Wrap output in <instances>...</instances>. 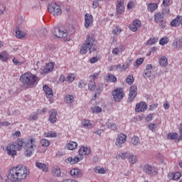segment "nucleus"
<instances>
[{"instance_id": "1", "label": "nucleus", "mask_w": 182, "mask_h": 182, "mask_svg": "<svg viewBox=\"0 0 182 182\" xmlns=\"http://www.w3.org/2000/svg\"><path fill=\"white\" fill-rule=\"evenodd\" d=\"M28 174H29V170L26 166L18 165L10 170L5 182H22L21 180H25Z\"/></svg>"}, {"instance_id": "2", "label": "nucleus", "mask_w": 182, "mask_h": 182, "mask_svg": "<svg viewBox=\"0 0 182 182\" xmlns=\"http://www.w3.org/2000/svg\"><path fill=\"white\" fill-rule=\"evenodd\" d=\"M16 146L18 151L21 150L22 147L24 146L26 156L31 157L33 154V151H35V149H36V139L32 137L26 140L23 139H18Z\"/></svg>"}, {"instance_id": "3", "label": "nucleus", "mask_w": 182, "mask_h": 182, "mask_svg": "<svg viewBox=\"0 0 182 182\" xmlns=\"http://www.w3.org/2000/svg\"><path fill=\"white\" fill-rule=\"evenodd\" d=\"M97 50V46L96 45V41L93 38V36H87L85 42L82 45L80 53L81 55H86L87 52L92 53V52H96Z\"/></svg>"}, {"instance_id": "4", "label": "nucleus", "mask_w": 182, "mask_h": 182, "mask_svg": "<svg viewBox=\"0 0 182 182\" xmlns=\"http://www.w3.org/2000/svg\"><path fill=\"white\" fill-rule=\"evenodd\" d=\"M20 80L23 85H26L28 87H35L39 82V77L31 73H26L21 76Z\"/></svg>"}, {"instance_id": "5", "label": "nucleus", "mask_w": 182, "mask_h": 182, "mask_svg": "<svg viewBox=\"0 0 182 182\" xmlns=\"http://www.w3.org/2000/svg\"><path fill=\"white\" fill-rule=\"evenodd\" d=\"M48 12L52 14L54 16H59V15H62V9L60 6L56 3H51L48 7Z\"/></svg>"}, {"instance_id": "6", "label": "nucleus", "mask_w": 182, "mask_h": 182, "mask_svg": "<svg viewBox=\"0 0 182 182\" xmlns=\"http://www.w3.org/2000/svg\"><path fill=\"white\" fill-rule=\"evenodd\" d=\"M143 171L146 174H148L149 176H153L154 177H156L157 176L158 172L154 168V167L146 164L143 167Z\"/></svg>"}, {"instance_id": "7", "label": "nucleus", "mask_w": 182, "mask_h": 182, "mask_svg": "<svg viewBox=\"0 0 182 182\" xmlns=\"http://www.w3.org/2000/svg\"><path fill=\"white\" fill-rule=\"evenodd\" d=\"M154 22L158 23L159 26H161L162 28L166 27V23H164V16L161 12H158L154 16Z\"/></svg>"}, {"instance_id": "8", "label": "nucleus", "mask_w": 182, "mask_h": 182, "mask_svg": "<svg viewBox=\"0 0 182 182\" xmlns=\"http://www.w3.org/2000/svg\"><path fill=\"white\" fill-rule=\"evenodd\" d=\"M53 34L54 36H56V38H68V31H62L59 28H54Z\"/></svg>"}, {"instance_id": "9", "label": "nucleus", "mask_w": 182, "mask_h": 182, "mask_svg": "<svg viewBox=\"0 0 182 182\" xmlns=\"http://www.w3.org/2000/svg\"><path fill=\"white\" fill-rule=\"evenodd\" d=\"M124 95V94H123L122 89L115 90L112 92V96L115 102H120L123 99Z\"/></svg>"}, {"instance_id": "10", "label": "nucleus", "mask_w": 182, "mask_h": 182, "mask_svg": "<svg viewBox=\"0 0 182 182\" xmlns=\"http://www.w3.org/2000/svg\"><path fill=\"white\" fill-rule=\"evenodd\" d=\"M127 136L124 134H121L117 136L116 142H115V146L120 149L122 147V144H124V142L127 141Z\"/></svg>"}, {"instance_id": "11", "label": "nucleus", "mask_w": 182, "mask_h": 182, "mask_svg": "<svg viewBox=\"0 0 182 182\" xmlns=\"http://www.w3.org/2000/svg\"><path fill=\"white\" fill-rule=\"evenodd\" d=\"M16 144L10 143L6 147L7 154L9 156H16Z\"/></svg>"}, {"instance_id": "12", "label": "nucleus", "mask_w": 182, "mask_h": 182, "mask_svg": "<svg viewBox=\"0 0 182 182\" xmlns=\"http://www.w3.org/2000/svg\"><path fill=\"white\" fill-rule=\"evenodd\" d=\"M92 25H93V16L86 14L85 15V27L89 29V28H91Z\"/></svg>"}, {"instance_id": "13", "label": "nucleus", "mask_w": 182, "mask_h": 182, "mask_svg": "<svg viewBox=\"0 0 182 182\" xmlns=\"http://www.w3.org/2000/svg\"><path fill=\"white\" fill-rule=\"evenodd\" d=\"M48 114H49V117H48L49 122H50L52 124H54V123L58 121V117H56V116H58V111H56V109H51L48 112Z\"/></svg>"}, {"instance_id": "14", "label": "nucleus", "mask_w": 182, "mask_h": 182, "mask_svg": "<svg viewBox=\"0 0 182 182\" xmlns=\"http://www.w3.org/2000/svg\"><path fill=\"white\" fill-rule=\"evenodd\" d=\"M147 110V104L144 102H141L140 103H137L135 107V112L137 113H140L141 112H145Z\"/></svg>"}, {"instance_id": "15", "label": "nucleus", "mask_w": 182, "mask_h": 182, "mask_svg": "<svg viewBox=\"0 0 182 182\" xmlns=\"http://www.w3.org/2000/svg\"><path fill=\"white\" fill-rule=\"evenodd\" d=\"M129 100L132 102L137 96V86L132 85L129 89Z\"/></svg>"}, {"instance_id": "16", "label": "nucleus", "mask_w": 182, "mask_h": 182, "mask_svg": "<svg viewBox=\"0 0 182 182\" xmlns=\"http://www.w3.org/2000/svg\"><path fill=\"white\" fill-rule=\"evenodd\" d=\"M43 90L46 93V97L48 99H52L53 97V91H52L51 88L49 87L48 85H43Z\"/></svg>"}, {"instance_id": "17", "label": "nucleus", "mask_w": 182, "mask_h": 182, "mask_svg": "<svg viewBox=\"0 0 182 182\" xmlns=\"http://www.w3.org/2000/svg\"><path fill=\"white\" fill-rule=\"evenodd\" d=\"M51 173L53 177H60V174H62V171H60V168L59 166H53L51 168Z\"/></svg>"}, {"instance_id": "18", "label": "nucleus", "mask_w": 182, "mask_h": 182, "mask_svg": "<svg viewBox=\"0 0 182 182\" xmlns=\"http://www.w3.org/2000/svg\"><path fill=\"white\" fill-rule=\"evenodd\" d=\"M151 70H153V65H151V64L146 65L144 77H150V76H151Z\"/></svg>"}, {"instance_id": "19", "label": "nucleus", "mask_w": 182, "mask_h": 182, "mask_svg": "<svg viewBox=\"0 0 182 182\" xmlns=\"http://www.w3.org/2000/svg\"><path fill=\"white\" fill-rule=\"evenodd\" d=\"M122 52H124V46L123 45H120L119 47L114 48L112 50V55H117L119 53H122Z\"/></svg>"}, {"instance_id": "20", "label": "nucleus", "mask_w": 182, "mask_h": 182, "mask_svg": "<svg viewBox=\"0 0 182 182\" xmlns=\"http://www.w3.org/2000/svg\"><path fill=\"white\" fill-rule=\"evenodd\" d=\"M66 148L68 150H75V149H77V142L70 141L66 144Z\"/></svg>"}, {"instance_id": "21", "label": "nucleus", "mask_w": 182, "mask_h": 182, "mask_svg": "<svg viewBox=\"0 0 182 182\" xmlns=\"http://www.w3.org/2000/svg\"><path fill=\"white\" fill-rule=\"evenodd\" d=\"M181 25V16H177L175 19L171 22V26L174 28L176 26H180Z\"/></svg>"}, {"instance_id": "22", "label": "nucleus", "mask_w": 182, "mask_h": 182, "mask_svg": "<svg viewBox=\"0 0 182 182\" xmlns=\"http://www.w3.org/2000/svg\"><path fill=\"white\" fill-rule=\"evenodd\" d=\"M79 153L82 156H83V155L87 156V155L90 154V149H89L87 147L82 146L79 150Z\"/></svg>"}, {"instance_id": "23", "label": "nucleus", "mask_w": 182, "mask_h": 182, "mask_svg": "<svg viewBox=\"0 0 182 182\" xmlns=\"http://www.w3.org/2000/svg\"><path fill=\"white\" fill-rule=\"evenodd\" d=\"M82 174V172L80 171V169L79 168H73L70 171V175L74 177V178H77L78 176H80Z\"/></svg>"}, {"instance_id": "24", "label": "nucleus", "mask_w": 182, "mask_h": 182, "mask_svg": "<svg viewBox=\"0 0 182 182\" xmlns=\"http://www.w3.org/2000/svg\"><path fill=\"white\" fill-rule=\"evenodd\" d=\"M159 65L160 66H162L164 68H166V66H167V65L168 64V61L167 60V58H166V56H161L159 58Z\"/></svg>"}, {"instance_id": "25", "label": "nucleus", "mask_w": 182, "mask_h": 182, "mask_svg": "<svg viewBox=\"0 0 182 182\" xmlns=\"http://www.w3.org/2000/svg\"><path fill=\"white\" fill-rule=\"evenodd\" d=\"M53 70V63H49L46 65V68L43 69V73H49V72H52Z\"/></svg>"}, {"instance_id": "26", "label": "nucleus", "mask_w": 182, "mask_h": 182, "mask_svg": "<svg viewBox=\"0 0 182 182\" xmlns=\"http://www.w3.org/2000/svg\"><path fill=\"white\" fill-rule=\"evenodd\" d=\"M107 82H113L117 80V78L112 73H108L106 76Z\"/></svg>"}, {"instance_id": "27", "label": "nucleus", "mask_w": 182, "mask_h": 182, "mask_svg": "<svg viewBox=\"0 0 182 182\" xmlns=\"http://www.w3.org/2000/svg\"><path fill=\"white\" fill-rule=\"evenodd\" d=\"M58 134L53 131L48 132L44 133V137H50L52 139L57 137Z\"/></svg>"}, {"instance_id": "28", "label": "nucleus", "mask_w": 182, "mask_h": 182, "mask_svg": "<svg viewBox=\"0 0 182 182\" xmlns=\"http://www.w3.org/2000/svg\"><path fill=\"white\" fill-rule=\"evenodd\" d=\"M68 161H69L70 164H76V163H79V157L77 156L68 157Z\"/></svg>"}, {"instance_id": "29", "label": "nucleus", "mask_w": 182, "mask_h": 182, "mask_svg": "<svg viewBox=\"0 0 182 182\" xmlns=\"http://www.w3.org/2000/svg\"><path fill=\"white\" fill-rule=\"evenodd\" d=\"M36 167H38V168H40V170H42V171H48V167H46V165H45V164L37 162L36 164Z\"/></svg>"}, {"instance_id": "30", "label": "nucleus", "mask_w": 182, "mask_h": 182, "mask_svg": "<svg viewBox=\"0 0 182 182\" xmlns=\"http://www.w3.org/2000/svg\"><path fill=\"white\" fill-rule=\"evenodd\" d=\"M95 173H98L99 174H106V169L105 168H101L100 166H97L94 168Z\"/></svg>"}, {"instance_id": "31", "label": "nucleus", "mask_w": 182, "mask_h": 182, "mask_svg": "<svg viewBox=\"0 0 182 182\" xmlns=\"http://www.w3.org/2000/svg\"><path fill=\"white\" fill-rule=\"evenodd\" d=\"M129 161L131 164H136V163H137V156L130 154L129 156Z\"/></svg>"}, {"instance_id": "32", "label": "nucleus", "mask_w": 182, "mask_h": 182, "mask_svg": "<svg viewBox=\"0 0 182 182\" xmlns=\"http://www.w3.org/2000/svg\"><path fill=\"white\" fill-rule=\"evenodd\" d=\"M106 126L107 129H111V130H114V132H116V130H117V126L113 122H107L106 124Z\"/></svg>"}, {"instance_id": "33", "label": "nucleus", "mask_w": 182, "mask_h": 182, "mask_svg": "<svg viewBox=\"0 0 182 182\" xmlns=\"http://www.w3.org/2000/svg\"><path fill=\"white\" fill-rule=\"evenodd\" d=\"M112 32L115 36H119V35L122 33V28H120L119 26H117L112 29Z\"/></svg>"}, {"instance_id": "34", "label": "nucleus", "mask_w": 182, "mask_h": 182, "mask_svg": "<svg viewBox=\"0 0 182 182\" xmlns=\"http://www.w3.org/2000/svg\"><path fill=\"white\" fill-rule=\"evenodd\" d=\"M8 56H9V55H8V53L5 51L0 53V59L1 60H3V62L8 60Z\"/></svg>"}, {"instance_id": "35", "label": "nucleus", "mask_w": 182, "mask_h": 182, "mask_svg": "<svg viewBox=\"0 0 182 182\" xmlns=\"http://www.w3.org/2000/svg\"><path fill=\"white\" fill-rule=\"evenodd\" d=\"M88 89L92 91L96 90V82L90 80V81L88 83Z\"/></svg>"}, {"instance_id": "36", "label": "nucleus", "mask_w": 182, "mask_h": 182, "mask_svg": "<svg viewBox=\"0 0 182 182\" xmlns=\"http://www.w3.org/2000/svg\"><path fill=\"white\" fill-rule=\"evenodd\" d=\"M156 8H158L157 4L156 3L150 4L148 6V11L149 12H154Z\"/></svg>"}, {"instance_id": "37", "label": "nucleus", "mask_w": 182, "mask_h": 182, "mask_svg": "<svg viewBox=\"0 0 182 182\" xmlns=\"http://www.w3.org/2000/svg\"><path fill=\"white\" fill-rule=\"evenodd\" d=\"M26 33L21 31V30L16 31V36L18 38V39H22V38H25Z\"/></svg>"}, {"instance_id": "38", "label": "nucleus", "mask_w": 182, "mask_h": 182, "mask_svg": "<svg viewBox=\"0 0 182 182\" xmlns=\"http://www.w3.org/2000/svg\"><path fill=\"white\" fill-rule=\"evenodd\" d=\"M132 143L134 146H139V144H140V139L134 136L132 138Z\"/></svg>"}, {"instance_id": "39", "label": "nucleus", "mask_w": 182, "mask_h": 182, "mask_svg": "<svg viewBox=\"0 0 182 182\" xmlns=\"http://www.w3.org/2000/svg\"><path fill=\"white\" fill-rule=\"evenodd\" d=\"M64 100L65 103H73V102H75V100L71 95H66Z\"/></svg>"}, {"instance_id": "40", "label": "nucleus", "mask_w": 182, "mask_h": 182, "mask_svg": "<svg viewBox=\"0 0 182 182\" xmlns=\"http://www.w3.org/2000/svg\"><path fill=\"white\" fill-rule=\"evenodd\" d=\"M143 62H144V58H139L138 60H136L135 63H134V66L135 69L139 68V66H140V65H141L143 63Z\"/></svg>"}, {"instance_id": "41", "label": "nucleus", "mask_w": 182, "mask_h": 182, "mask_svg": "<svg viewBox=\"0 0 182 182\" xmlns=\"http://www.w3.org/2000/svg\"><path fill=\"white\" fill-rule=\"evenodd\" d=\"M41 144L43 147H49L50 145V141L49 140L43 139L41 140Z\"/></svg>"}, {"instance_id": "42", "label": "nucleus", "mask_w": 182, "mask_h": 182, "mask_svg": "<svg viewBox=\"0 0 182 182\" xmlns=\"http://www.w3.org/2000/svg\"><path fill=\"white\" fill-rule=\"evenodd\" d=\"M177 137H178V134L174 132V133H169L168 134L167 139H168V140H176Z\"/></svg>"}, {"instance_id": "43", "label": "nucleus", "mask_w": 182, "mask_h": 182, "mask_svg": "<svg viewBox=\"0 0 182 182\" xmlns=\"http://www.w3.org/2000/svg\"><path fill=\"white\" fill-rule=\"evenodd\" d=\"M169 176H173V180H178L181 177V173L176 172L175 173H170Z\"/></svg>"}, {"instance_id": "44", "label": "nucleus", "mask_w": 182, "mask_h": 182, "mask_svg": "<svg viewBox=\"0 0 182 182\" xmlns=\"http://www.w3.org/2000/svg\"><path fill=\"white\" fill-rule=\"evenodd\" d=\"M157 41H159V38L154 37L153 38H150L147 42L146 45L147 46H150V45H154V43H157Z\"/></svg>"}, {"instance_id": "45", "label": "nucleus", "mask_w": 182, "mask_h": 182, "mask_svg": "<svg viewBox=\"0 0 182 182\" xmlns=\"http://www.w3.org/2000/svg\"><path fill=\"white\" fill-rule=\"evenodd\" d=\"M90 112L92 113H100V112H102V107L99 106L93 107L90 109Z\"/></svg>"}, {"instance_id": "46", "label": "nucleus", "mask_w": 182, "mask_h": 182, "mask_svg": "<svg viewBox=\"0 0 182 182\" xmlns=\"http://www.w3.org/2000/svg\"><path fill=\"white\" fill-rule=\"evenodd\" d=\"M148 127L151 132H156V129L159 127L158 124H149Z\"/></svg>"}, {"instance_id": "47", "label": "nucleus", "mask_w": 182, "mask_h": 182, "mask_svg": "<svg viewBox=\"0 0 182 182\" xmlns=\"http://www.w3.org/2000/svg\"><path fill=\"white\" fill-rule=\"evenodd\" d=\"M82 126H84V127H87V129H90V127H92V124L90 123V121L87 119H85L84 121H82Z\"/></svg>"}, {"instance_id": "48", "label": "nucleus", "mask_w": 182, "mask_h": 182, "mask_svg": "<svg viewBox=\"0 0 182 182\" xmlns=\"http://www.w3.org/2000/svg\"><path fill=\"white\" fill-rule=\"evenodd\" d=\"M75 79H76V76L74 74H69L67 77V81L70 82V83H72Z\"/></svg>"}, {"instance_id": "49", "label": "nucleus", "mask_w": 182, "mask_h": 182, "mask_svg": "<svg viewBox=\"0 0 182 182\" xmlns=\"http://www.w3.org/2000/svg\"><path fill=\"white\" fill-rule=\"evenodd\" d=\"M99 75H100V71L98 73H95L93 74H91L90 77L91 80H93L95 82V80H96V79L99 77Z\"/></svg>"}, {"instance_id": "50", "label": "nucleus", "mask_w": 182, "mask_h": 182, "mask_svg": "<svg viewBox=\"0 0 182 182\" xmlns=\"http://www.w3.org/2000/svg\"><path fill=\"white\" fill-rule=\"evenodd\" d=\"M126 82L128 83V85H133V82H134L133 75H129L126 79Z\"/></svg>"}, {"instance_id": "51", "label": "nucleus", "mask_w": 182, "mask_h": 182, "mask_svg": "<svg viewBox=\"0 0 182 182\" xmlns=\"http://www.w3.org/2000/svg\"><path fill=\"white\" fill-rule=\"evenodd\" d=\"M12 62L16 66H22V65H23V63L18 60L16 58H14Z\"/></svg>"}, {"instance_id": "52", "label": "nucleus", "mask_w": 182, "mask_h": 182, "mask_svg": "<svg viewBox=\"0 0 182 182\" xmlns=\"http://www.w3.org/2000/svg\"><path fill=\"white\" fill-rule=\"evenodd\" d=\"M166 43H168V38H167V37L162 38L159 41V45H161L162 46H164V45H166Z\"/></svg>"}, {"instance_id": "53", "label": "nucleus", "mask_w": 182, "mask_h": 182, "mask_svg": "<svg viewBox=\"0 0 182 182\" xmlns=\"http://www.w3.org/2000/svg\"><path fill=\"white\" fill-rule=\"evenodd\" d=\"M103 90V85H102L99 89H97L95 91V96L92 97V100H96V97L97 96L98 93H102Z\"/></svg>"}, {"instance_id": "54", "label": "nucleus", "mask_w": 182, "mask_h": 182, "mask_svg": "<svg viewBox=\"0 0 182 182\" xmlns=\"http://www.w3.org/2000/svg\"><path fill=\"white\" fill-rule=\"evenodd\" d=\"M49 32V30L46 28H42L41 30V37L45 38L46 36L47 33Z\"/></svg>"}, {"instance_id": "55", "label": "nucleus", "mask_w": 182, "mask_h": 182, "mask_svg": "<svg viewBox=\"0 0 182 182\" xmlns=\"http://www.w3.org/2000/svg\"><path fill=\"white\" fill-rule=\"evenodd\" d=\"M78 87H80V89H83L84 87H86V82H85V81L82 80H80V82H78Z\"/></svg>"}, {"instance_id": "56", "label": "nucleus", "mask_w": 182, "mask_h": 182, "mask_svg": "<svg viewBox=\"0 0 182 182\" xmlns=\"http://www.w3.org/2000/svg\"><path fill=\"white\" fill-rule=\"evenodd\" d=\"M132 23L138 28H140V26H141V21H140V20L136 19L133 21Z\"/></svg>"}, {"instance_id": "57", "label": "nucleus", "mask_w": 182, "mask_h": 182, "mask_svg": "<svg viewBox=\"0 0 182 182\" xmlns=\"http://www.w3.org/2000/svg\"><path fill=\"white\" fill-rule=\"evenodd\" d=\"M154 117V114H149L146 116L145 120H146V122H151V120H153Z\"/></svg>"}, {"instance_id": "58", "label": "nucleus", "mask_w": 182, "mask_h": 182, "mask_svg": "<svg viewBox=\"0 0 182 182\" xmlns=\"http://www.w3.org/2000/svg\"><path fill=\"white\" fill-rule=\"evenodd\" d=\"M38 119V114H33L28 116V120H36Z\"/></svg>"}, {"instance_id": "59", "label": "nucleus", "mask_w": 182, "mask_h": 182, "mask_svg": "<svg viewBox=\"0 0 182 182\" xmlns=\"http://www.w3.org/2000/svg\"><path fill=\"white\" fill-rule=\"evenodd\" d=\"M117 14H122L124 12V6H117Z\"/></svg>"}, {"instance_id": "60", "label": "nucleus", "mask_w": 182, "mask_h": 182, "mask_svg": "<svg viewBox=\"0 0 182 182\" xmlns=\"http://www.w3.org/2000/svg\"><path fill=\"white\" fill-rule=\"evenodd\" d=\"M161 14H162L164 16V15L166 16H167V15H168V14H170V9H168V8L164 9Z\"/></svg>"}, {"instance_id": "61", "label": "nucleus", "mask_w": 182, "mask_h": 182, "mask_svg": "<svg viewBox=\"0 0 182 182\" xmlns=\"http://www.w3.org/2000/svg\"><path fill=\"white\" fill-rule=\"evenodd\" d=\"M129 29L132 31V32H137V29H139L134 23L129 25Z\"/></svg>"}, {"instance_id": "62", "label": "nucleus", "mask_w": 182, "mask_h": 182, "mask_svg": "<svg viewBox=\"0 0 182 182\" xmlns=\"http://www.w3.org/2000/svg\"><path fill=\"white\" fill-rule=\"evenodd\" d=\"M173 45H175L176 48H181L182 41L181 40L176 41L173 43Z\"/></svg>"}, {"instance_id": "63", "label": "nucleus", "mask_w": 182, "mask_h": 182, "mask_svg": "<svg viewBox=\"0 0 182 182\" xmlns=\"http://www.w3.org/2000/svg\"><path fill=\"white\" fill-rule=\"evenodd\" d=\"M162 5L163 6H164V8H167V6H170V0H164Z\"/></svg>"}, {"instance_id": "64", "label": "nucleus", "mask_w": 182, "mask_h": 182, "mask_svg": "<svg viewBox=\"0 0 182 182\" xmlns=\"http://www.w3.org/2000/svg\"><path fill=\"white\" fill-rule=\"evenodd\" d=\"M99 5H100L99 1H97V0H94V1L92 2L93 9H96V8H97V6H99Z\"/></svg>"}]
</instances>
